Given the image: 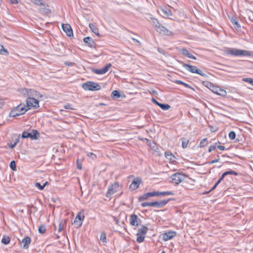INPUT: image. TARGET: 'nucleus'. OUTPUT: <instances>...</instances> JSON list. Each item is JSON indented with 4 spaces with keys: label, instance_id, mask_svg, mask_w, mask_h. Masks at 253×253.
Listing matches in <instances>:
<instances>
[{
    "label": "nucleus",
    "instance_id": "nucleus-1",
    "mask_svg": "<svg viewBox=\"0 0 253 253\" xmlns=\"http://www.w3.org/2000/svg\"><path fill=\"white\" fill-rule=\"evenodd\" d=\"M204 86L209 88L213 93L225 97L227 95L225 90L221 89L218 86H214L209 81H205L203 82Z\"/></svg>",
    "mask_w": 253,
    "mask_h": 253
},
{
    "label": "nucleus",
    "instance_id": "nucleus-2",
    "mask_svg": "<svg viewBox=\"0 0 253 253\" xmlns=\"http://www.w3.org/2000/svg\"><path fill=\"white\" fill-rule=\"evenodd\" d=\"M28 110L29 108H27L25 104H20L12 109L9 113V116L16 117L24 114Z\"/></svg>",
    "mask_w": 253,
    "mask_h": 253
},
{
    "label": "nucleus",
    "instance_id": "nucleus-3",
    "mask_svg": "<svg viewBox=\"0 0 253 253\" xmlns=\"http://www.w3.org/2000/svg\"><path fill=\"white\" fill-rule=\"evenodd\" d=\"M226 52L227 54L235 56H251L252 55V52L250 51L233 48H229L226 50Z\"/></svg>",
    "mask_w": 253,
    "mask_h": 253
},
{
    "label": "nucleus",
    "instance_id": "nucleus-4",
    "mask_svg": "<svg viewBox=\"0 0 253 253\" xmlns=\"http://www.w3.org/2000/svg\"><path fill=\"white\" fill-rule=\"evenodd\" d=\"M171 200V199L169 198V199L164 200L161 201H155L153 202H143L141 204V206L143 208L147 206H150L160 208L164 207L168 203L169 201Z\"/></svg>",
    "mask_w": 253,
    "mask_h": 253
},
{
    "label": "nucleus",
    "instance_id": "nucleus-5",
    "mask_svg": "<svg viewBox=\"0 0 253 253\" xmlns=\"http://www.w3.org/2000/svg\"><path fill=\"white\" fill-rule=\"evenodd\" d=\"M82 87L85 90H99L101 89V86L98 83L88 81L82 84Z\"/></svg>",
    "mask_w": 253,
    "mask_h": 253
},
{
    "label": "nucleus",
    "instance_id": "nucleus-6",
    "mask_svg": "<svg viewBox=\"0 0 253 253\" xmlns=\"http://www.w3.org/2000/svg\"><path fill=\"white\" fill-rule=\"evenodd\" d=\"M183 66L189 72L192 73H196L202 77H208V76L203 72V71L199 69L196 66L191 65L188 64L184 63L183 62Z\"/></svg>",
    "mask_w": 253,
    "mask_h": 253
},
{
    "label": "nucleus",
    "instance_id": "nucleus-7",
    "mask_svg": "<svg viewBox=\"0 0 253 253\" xmlns=\"http://www.w3.org/2000/svg\"><path fill=\"white\" fill-rule=\"evenodd\" d=\"M30 131H24L22 132L21 137L22 138H30L31 139L37 140L39 137V133L36 129H31Z\"/></svg>",
    "mask_w": 253,
    "mask_h": 253
},
{
    "label": "nucleus",
    "instance_id": "nucleus-8",
    "mask_svg": "<svg viewBox=\"0 0 253 253\" xmlns=\"http://www.w3.org/2000/svg\"><path fill=\"white\" fill-rule=\"evenodd\" d=\"M186 178V175L181 173H175L170 176L171 182L176 185L179 184Z\"/></svg>",
    "mask_w": 253,
    "mask_h": 253
},
{
    "label": "nucleus",
    "instance_id": "nucleus-9",
    "mask_svg": "<svg viewBox=\"0 0 253 253\" xmlns=\"http://www.w3.org/2000/svg\"><path fill=\"white\" fill-rule=\"evenodd\" d=\"M26 104L27 105L26 107L27 108H29V110L32 107L36 109L39 107L38 100L36 99L34 97H28L26 99Z\"/></svg>",
    "mask_w": 253,
    "mask_h": 253
},
{
    "label": "nucleus",
    "instance_id": "nucleus-10",
    "mask_svg": "<svg viewBox=\"0 0 253 253\" xmlns=\"http://www.w3.org/2000/svg\"><path fill=\"white\" fill-rule=\"evenodd\" d=\"M120 189V186L119 183L116 182L111 186H110L106 193V197H109L114 193L119 191Z\"/></svg>",
    "mask_w": 253,
    "mask_h": 253
},
{
    "label": "nucleus",
    "instance_id": "nucleus-11",
    "mask_svg": "<svg viewBox=\"0 0 253 253\" xmlns=\"http://www.w3.org/2000/svg\"><path fill=\"white\" fill-rule=\"evenodd\" d=\"M156 31L160 34L170 36L172 35L171 31L168 30L167 28L162 25L160 23H157L156 25Z\"/></svg>",
    "mask_w": 253,
    "mask_h": 253
},
{
    "label": "nucleus",
    "instance_id": "nucleus-12",
    "mask_svg": "<svg viewBox=\"0 0 253 253\" xmlns=\"http://www.w3.org/2000/svg\"><path fill=\"white\" fill-rule=\"evenodd\" d=\"M111 66V64L109 63L102 69H98L93 68L91 69V71L96 74L102 75L107 72Z\"/></svg>",
    "mask_w": 253,
    "mask_h": 253
},
{
    "label": "nucleus",
    "instance_id": "nucleus-13",
    "mask_svg": "<svg viewBox=\"0 0 253 253\" xmlns=\"http://www.w3.org/2000/svg\"><path fill=\"white\" fill-rule=\"evenodd\" d=\"M130 224L133 226H138L140 224L141 220L135 214H132L130 216Z\"/></svg>",
    "mask_w": 253,
    "mask_h": 253
},
{
    "label": "nucleus",
    "instance_id": "nucleus-14",
    "mask_svg": "<svg viewBox=\"0 0 253 253\" xmlns=\"http://www.w3.org/2000/svg\"><path fill=\"white\" fill-rule=\"evenodd\" d=\"M141 182L142 179L140 177H137L135 178L130 185L129 189L132 190L137 189Z\"/></svg>",
    "mask_w": 253,
    "mask_h": 253
},
{
    "label": "nucleus",
    "instance_id": "nucleus-15",
    "mask_svg": "<svg viewBox=\"0 0 253 253\" xmlns=\"http://www.w3.org/2000/svg\"><path fill=\"white\" fill-rule=\"evenodd\" d=\"M176 235V233L175 231H169L165 232L162 234L163 239L164 241H167L171 239L174 237Z\"/></svg>",
    "mask_w": 253,
    "mask_h": 253
},
{
    "label": "nucleus",
    "instance_id": "nucleus-16",
    "mask_svg": "<svg viewBox=\"0 0 253 253\" xmlns=\"http://www.w3.org/2000/svg\"><path fill=\"white\" fill-rule=\"evenodd\" d=\"M62 27L63 31L66 33L67 36L71 37L73 36V33L71 26L69 24H63Z\"/></svg>",
    "mask_w": 253,
    "mask_h": 253
},
{
    "label": "nucleus",
    "instance_id": "nucleus-17",
    "mask_svg": "<svg viewBox=\"0 0 253 253\" xmlns=\"http://www.w3.org/2000/svg\"><path fill=\"white\" fill-rule=\"evenodd\" d=\"M83 41L84 42L86 43L89 47L91 48H95L96 43L91 37H85Z\"/></svg>",
    "mask_w": 253,
    "mask_h": 253
},
{
    "label": "nucleus",
    "instance_id": "nucleus-18",
    "mask_svg": "<svg viewBox=\"0 0 253 253\" xmlns=\"http://www.w3.org/2000/svg\"><path fill=\"white\" fill-rule=\"evenodd\" d=\"M31 242V239L29 236L25 237L20 242L22 247L24 249H27Z\"/></svg>",
    "mask_w": 253,
    "mask_h": 253
},
{
    "label": "nucleus",
    "instance_id": "nucleus-19",
    "mask_svg": "<svg viewBox=\"0 0 253 253\" xmlns=\"http://www.w3.org/2000/svg\"><path fill=\"white\" fill-rule=\"evenodd\" d=\"M155 196H156L155 191L153 192H148V193H146L143 194V195L140 196L138 198V201L139 202H141V201L147 200L149 197H155Z\"/></svg>",
    "mask_w": 253,
    "mask_h": 253
},
{
    "label": "nucleus",
    "instance_id": "nucleus-20",
    "mask_svg": "<svg viewBox=\"0 0 253 253\" xmlns=\"http://www.w3.org/2000/svg\"><path fill=\"white\" fill-rule=\"evenodd\" d=\"M179 52L183 55L189 58L190 59H192L194 60L196 59V57L193 55L186 48H181L179 50Z\"/></svg>",
    "mask_w": 253,
    "mask_h": 253
},
{
    "label": "nucleus",
    "instance_id": "nucleus-21",
    "mask_svg": "<svg viewBox=\"0 0 253 253\" xmlns=\"http://www.w3.org/2000/svg\"><path fill=\"white\" fill-rule=\"evenodd\" d=\"M84 215H81V213L79 212L75 219L74 223H77L79 222V226H81L82 224V221L84 220Z\"/></svg>",
    "mask_w": 253,
    "mask_h": 253
},
{
    "label": "nucleus",
    "instance_id": "nucleus-22",
    "mask_svg": "<svg viewBox=\"0 0 253 253\" xmlns=\"http://www.w3.org/2000/svg\"><path fill=\"white\" fill-rule=\"evenodd\" d=\"M156 196H166L169 195H174V193L173 191H164V192H159L155 191Z\"/></svg>",
    "mask_w": 253,
    "mask_h": 253
},
{
    "label": "nucleus",
    "instance_id": "nucleus-23",
    "mask_svg": "<svg viewBox=\"0 0 253 253\" xmlns=\"http://www.w3.org/2000/svg\"><path fill=\"white\" fill-rule=\"evenodd\" d=\"M13 139H15L14 142H13V143L11 142L8 144V147L10 149L14 148L17 145V144L19 142V140H20L19 136H18L17 135H15L13 137Z\"/></svg>",
    "mask_w": 253,
    "mask_h": 253
},
{
    "label": "nucleus",
    "instance_id": "nucleus-24",
    "mask_svg": "<svg viewBox=\"0 0 253 253\" xmlns=\"http://www.w3.org/2000/svg\"><path fill=\"white\" fill-rule=\"evenodd\" d=\"M148 231V227L146 226H142L138 230L137 234L145 236Z\"/></svg>",
    "mask_w": 253,
    "mask_h": 253
},
{
    "label": "nucleus",
    "instance_id": "nucleus-25",
    "mask_svg": "<svg viewBox=\"0 0 253 253\" xmlns=\"http://www.w3.org/2000/svg\"><path fill=\"white\" fill-rule=\"evenodd\" d=\"M89 27L93 33H94L96 35L99 36L100 35L98 33V29L95 26V25L94 24L90 23L89 24Z\"/></svg>",
    "mask_w": 253,
    "mask_h": 253
},
{
    "label": "nucleus",
    "instance_id": "nucleus-26",
    "mask_svg": "<svg viewBox=\"0 0 253 253\" xmlns=\"http://www.w3.org/2000/svg\"><path fill=\"white\" fill-rule=\"evenodd\" d=\"M28 92V97H31L35 98V97H37L40 95L38 92L32 89H29Z\"/></svg>",
    "mask_w": 253,
    "mask_h": 253
},
{
    "label": "nucleus",
    "instance_id": "nucleus-27",
    "mask_svg": "<svg viewBox=\"0 0 253 253\" xmlns=\"http://www.w3.org/2000/svg\"><path fill=\"white\" fill-rule=\"evenodd\" d=\"M231 22L233 25H234V27L236 30H238L240 28V25L239 24L238 20L235 17H233L231 19Z\"/></svg>",
    "mask_w": 253,
    "mask_h": 253
},
{
    "label": "nucleus",
    "instance_id": "nucleus-28",
    "mask_svg": "<svg viewBox=\"0 0 253 253\" xmlns=\"http://www.w3.org/2000/svg\"><path fill=\"white\" fill-rule=\"evenodd\" d=\"M10 239L9 236L4 235L1 239V243L4 245H7L9 243Z\"/></svg>",
    "mask_w": 253,
    "mask_h": 253
},
{
    "label": "nucleus",
    "instance_id": "nucleus-29",
    "mask_svg": "<svg viewBox=\"0 0 253 253\" xmlns=\"http://www.w3.org/2000/svg\"><path fill=\"white\" fill-rule=\"evenodd\" d=\"M174 83L176 84H182V85H183L184 86H185L186 87H187V88H191V89H193V88L191 87L188 84L181 81H180V80H176L175 81H174Z\"/></svg>",
    "mask_w": 253,
    "mask_h": 253
},
{
    "label": "nucleus",
    "instance_id": "nucleus-30",
    "mask_svg": "<svg viewBox=\"0 0 253 253\" xmlns=\"http://www.w3.org/2000/svg\"><path fill=\"white\" fill-rule=\"evenodd\" d=\"M165 155V157L170 161H173L175 158L174 155L170 152H166Z\"/></svg>",
    "mask_w": 253,
    "mask_h": 253
},
{
    "label": "nucleus",
    "instance_id": "nucleus-31",
    "mask_svg": "<svg viewBox=\"0 0 253 253\" xmlns=\"http://www.w3.org/2000/svg\"><path fill=\"white\" fill-rule=\"evenodd\" d=\"M39 11L41 13L43 14H48L51 12L50 10L46 7H40L39 8Z\"/></svg>",
    "mask_w": 253,
    "mask_h": 253
},
{
    "label": "nucleus",
    "instance_id": "nucleus-32",
    "mask_svg": "<svg viewBox=\"0 0 253 253\" xmlns=\"http://www.w3.org/2000/svg\"><path fill=\"white\" fill-rule=\"evenodd\" d=\"M159 106L163 110H168L170 108V106L168 104H158Z\"/></svg>",
    "mask_w": 253,
    "mask_h": 253
},
{
    "label": "nucleus",
    "instance_id": "nucleus-33",
    "mask_svg": "<svg viewBox=\"0 0 253 253\" xmlns=\"http://www.w3.org/2000/svg\"><path fill=\"white\" fill-rule=\"evenodd\" d=\"M111 96L114 98H118L121 96V94L118 90H115L112 91Z\"/></svg>",
    "mask_w": 253,
    "mask_h": 253
},
{
    "label": "nucleus",
    "instance_id": "nucleus-34",
    "mask_svg": "<svg viewBox=\"0 0 253 253\" xmlns=\"http://www.w3.org/2000/svg\"><path fill=\"white\" fill-rule=\"evenodd\" d=\"M136 235H137L136 241L138 243H140L144 241V239H145V236L142 235H140L137 233L136 234Z\"/></svg>",
    "mask_w": 253,
    "mask_h": 253
},
{
    "label": "nucleus",
    "instance_id": "nucleus-35",
    "mask_svg": "<svg viewBox=\"0 0 253 253\" xmlns=\"http://www.w3.org/2000/svg\"><path fill=\"white\" fill-rule=\"evenodd\" d=\"M182 147L183 148L185 149L187 147L188 144L189 143V140L185 138H182Z\"/></svg>",
    "mask_w": 253,
    "mask_h": 253
},
{
    "label": "nucleus",
    "instance_id": "nucleus-36",
    "mask_svg": "<svg viewBox=\"0 0 253 253\" xmlns=\"http://www.w3.org/2000/svg\"><path fill=\"white\" fill-rule=\"evenodd\" d=\"M228 174L238 175V173L237 172L232 170H229L226 171L223 173V175H224L225 176H226Z\"/></svg>",
    "mask_w": 253,
    "mask_h": 253
},
{
    "label": "nucleus",
    "instance_id": "nucleus-37",
    "mask_svg": "<svg viewBox=\"0 0 253 253\" xmlns=\"http://www.w3.org/2000/svg\"><path fill=\"white\" fill-rule=\"evenodd\" d=\"M208 144V139L207 138L203 139L199 144L200 147H204Z\"/></svg>",
    "mask_w": 253,
    "mask_h": 253
},
{
    "label": "nucleus",
    "instance_id": "nucleus-38",
    "mask_svg": "<svg viewBox=\"0 0 253 253\" xmlns=\"http://www.w3.org/2000/svg\"><path fill=\"white\" fill-rule=\"evenodd\" d=\"M39 232L41 234H43L46 231V227L44 225H41L39 227Z\"/></svg>",
    "mask_w": 253,
    "mask_h": 253
},
{
    "label": "nucleus",
    "instance_id": "nucleus-39",
    "mask_svg": "<svg viewBox=\"0 0 253 253\" xmlns=\"http://www.w3.org/2000/svg\"><path fill=\"white\" fill-rule=\"evenodd\" d=\"M0 54H8V51L4 48L3 45L0 44Z\"/></svg>",
    "mask_w": 253,
    "mask_h": 253
},
{
    "label": "nucleus",
    "instance_id": "nucleus-40",
    "mask_svg": "<svg viewBox=\"0 0 253 253\" xmlns=\"http://www.w3.org/2000/svg\"><path fill=\"white\" fill-rule=\"evenodd\" d=\"M242 81L247 82L253 86V79L250 78H243Z\"/></svg>",
    "mask_w": 253,
    "mask_h": 253
},
{
    "label": "nucleus",
    "instance_id": "nucleus-41",
    "mask_svg": "<svg viewBox=\"0 0 253 253\" xmlns=\"http://www.w3.org/2000/svg\"><path fill=\"white\" fill-rule=\"evenodd\" d=\"M29 91V89L26 88H24L21 89L20 92L22 94H23V95H24L25 96H28Z\"/></svg>",
    "mask_w": 253,
    "mask_h": 253
},
{
    "label": "nucleus",
    "instance_id": "nucleus-42",
    "mask_svg": "<svg viewBox=\"0 0 253 253\" xmlns=\"http://www.w3.org/2000/svg\"><path fill=\"white\" fill-rule=\"evenodd\" d=\"M65 224H66V220H64V222H63L62 221H60L59 222V227L58 229V232H61L63 230Z\"/></svg>",
    "mask_w": 253,
    "mask_h": 253
},
{
    "label": "nucleus",
    "instance_id": "nucleus-43",
    "mask_svg": "<svg viewBox=\"0 0 253 253\" xmlns=\"http://www.w3.org/2000/svg\"><path fill=\"white\" fill-rule=\"evenodd\" d=\"M162 11L163 12V13L164 14H165L167 16H170V15H172L171 10L169 9H162Z\"/></svg>",
    "mask_w": 253,
    "mask_h": 253
},
{
    "label": "nucleus",
    "instance_id": "nucleus-44",
    "mask_svg": "<svg viewBox=\"0 0 253 253\" xmlns=\"http://www.w3.org/2000/svg\"><path fill=\"white\" fill-rule=\"evenodd\" d=\"M31 1L38 5H44V3L42 0H31Z\"/></svg>",
    "mask_w": 253,
    "mask_h": 253
},
{
    "label": "nucleus",
    "instance_id": "nucleus-45",
    "mask_svg": "<svg viewBox=\"0 0 253 253\" xmlns=\"http://www.w3.org/2000/svg\"><path fill=\"white\" fill-rule=\"evenodd\" d=\"M10 168L12 170L14 171L16 170V163L14 161H12L10 162L9 165Z\"/></svg>",
    "mask_w": 253,
    "mask_h": 253
},
{
    "label": "nucleus",
    "instance_id": "nucleus-46",
    "mask_svg": "<svg viewBox=\"0 0 253 253\" xmlns=\"http://www.w3.org/2000/svg\"><path fill=\"white\" fill-rule=\"evenodd\" d=\"M229 137L231 140L234 139L236 137V133L233 131H230L229 133Z\"/></svg>",
    "mask_w": 253,
    "mask_h": 253
},
{
    "label": "nucleus",
    "instance_id": "nucleus-47",
    "mask_svg": "<svg viewBox=\"0 0 253 253\" xmlns=\"http://www.w3.org/2000/svg\"><path fill=\"white\" fill-rule=\"evenodd\" d=\"M100 240L103 242L106 243V236L104 232H102L100 235Z\"/></svg>",
    "mask_w": 253,
    "mask_h": 253
},
{
    "label": "nucleus",
    "instance_id": "nucleus-48",
    "mask_svg": "<svg viewBox=\"0 0 253 253\" xmlns=\"http://www.w3.org/2000/svg\"><path fill=\"white\" fill-rule=\"evenodd\" d=\"M216 146H217V143H215L212 145H211L209 148V150H208L209 152H211L212 151L214 150L216 148Z\"/></svg>",
    "mask_w": 253,
    "mask_h": 253
},
{
    "label": "nucleus",
    "instance_id": "nucleus-49",
    "mask_svg": "<svg viewBox=\"0 0 253 253\" xmlns=\"http://www.w3.org/2000/svg\"><path fill=\"white\" fill-rule=\"evenodd\" d=\"M35 186L40 190H42L44 188V185H42L40 183L38 182L35 183Z\"/></svg>",
    "mask_w": 253,
    "mask_h": 253
},
{
    "label": "nucleus",
    "instance_id": "nucleus-50",
    "mask_svg": "<svg viewBox=\"0 0 253 253\" xmlns=\"http://www.w3.org/2000/svg\"><path fill=\"white\" fill-rule=\"evenodd\" d=\"M64 108L65 109L73 110L74 108L72 107V104L68 103L64 106Z\"/></svg>",
    "mask_w": 253,
    "mask_h": 253
},
{
    "label": "nucleus",
    "instance_id": "nucleus-51",
    "mask_svg": "<svg viewBox=\"0 0 253 253\" xmlns=\"http://www.w3.org/2000/svg\"><path fill=\"white\" fill-rule=\"evenodd\" d=\"M77 168L79 169H81L82 168L81 163L78 159L77 160Z\"/></svg>",
    "mask_w": 253,
    "mask_h": 253
},
{
    "label": "nucleus",
    "instance_id": "nucleus-52",
    "mask_svg": "<svg viewBox=\"0 0 253 253\" xmlns=\"http://www.w3.org/2000/svg\"><path fill=\"white\" fill-rule=\"evenodd\" d=\"M225 176L224 175H223V173L221 175V177L219 178V179L216 182L217 183V184H219L223 180V179H224Z\"/></svg>",
    "mask_w": 253,
    "mask_h": 253
},
{
    "label": "nucleus",
    "instance_id": "nucleus-53",
    "mask_svg": "<svg viewBox=\"0 0 253 253\" xmlns=\"http://www.w3.org/2000/svg\"><path fill=\"white\" fill-rule=\"evenodd\" d=\"M219 160H220L219 158L216 159H214V160L211 161V162H210L209 163L210 164H214V163L218 162L219 161Z\"/></svg>",
    "mask_w": 253,
    "mask_h": 253
},
{
    "label": "nucleus",
    "instance_id": "nucleus-54",
    "mask_svg": "<svg viewBox=\"0 0 253 253\" xmlns=\"http://www.w3.org/2000/svg\"><path fill=\"white\" fill-rule=\"evenodd\" d=\"M216 148H217L218 149L221 150H224L225 149V148L224 146H222V145H217L216 146Z\"/></svg>",
    "mask_w": 253,
    "mask_h": 253
},
{
    "label": "nucleus",
    "instance_id": "nucleus-55",
    "mask_svg": "<svg viewBox=\"0 0 253 253\" xmlns=\"http://www.w3.org/2000/svg\"><path fill=\"white\" fill-rule=\"evenodd\" d=\"M4 104V101L3 99L0 98V109L2 107Z\"/></svg>",
    "mask_w": 253,
    "mask_h": 253
},
{
    "label": "nucleus",
    "instance_id": "nucleus-56",
    "mask_svg": "<svg viewBox=\"0 0 253 253\" xmlns=\"http://www.w3.org/2000/svg\"><path fill=\"white\" fill-rule=\"evenodd\" d=\"M219 184H217V182H216V183L215 184V185L213 186V187L211 188V189L209 191V192H208L207 193H209L210 192V191L214 190V189L216 188V187H217V186Z\"/></svg>",
    "mask_w": 253,
    "mask_h": 253
},
{
    "label": "nucleus",
    "instance_id": "nucleus-57",
    "mask_svg": "<svg viewBox=\"0 0 253 253\" xmlns=\"http://www.w3.org/2000/svg\"><path fill=\"white\" fill-rule=\"evenodd\" d=\"M152 102H153L154 104H155L157 105L158 106V104H160V103L158 102L156 99H155L154 98H152Z\"/></svg>",
    "mask_w": 253,
    "mask_h": 253
},
{
    "label": "nucleus",
    "instance_id": "nucleus-58",
    "mask_svg": "<svg viewBox=\"0 0 253 253\" xmlns=\"http://www.w3.org/2000/svg\"><path fill=\"white\" fill-rule=\"evenodd\" d=\"M88 156L89 157H91L92 159H94V158H95L96 157V156L94 154H93L92 153H88Z\"/></svg>",
    "mask_w": 253,
    "mask_h": 253
},
{
    "label": "nucleus",
    "instance_id": "nucleus-59",
    "mask_svg": "<svg viewBox=\"0 0 253 253\" xmlns=\"http://www.w3.org/2000/svg\"><path fill=\"white\" fill-rule=\"evenodd\" d=\"M9 2L11 4H16L18 3L17 0H9Z\"/></svg>",
    "mask_w": 253,
    "mask_h": 253
},
{
    "label": "nucleus",
    "instance_id": "nucleus-60",
    "mask_svg": "<svg viewBox=\"0 0 253 253\" xmlns=\"http://www.w3.org/2000/svg\"><path fill=\"white\" fill-rule=\"evenodd\" d=\"M157 23H159V22H158V21L157 19H154L153 20V23L155 27H156V25H157Z\"/></svg>",
    "mask_w": 253,
    "mask_h": 253
},
{
    "label": "nucleus",
    "instance_id": "nucleus-61",
    "mask_svg": "<svg viewBox=\"0 0 253 253\" xmlns=\"http://www.w3.org/2000/svg\"><path fill=\"white\" fill-rule=\"evenodd\" d=\"M65 64L66 65L69 66H72L74 64V63L73 62H66Z\"/></svg>",
    "mask_w": 253,
    "mask_h": 253
},
{
    "label": "nucleus",
    "instance_id": "nucleus-62",
    "mask_svg": "<svg viewBox=\"0 0 253 253\" xmlns=\"http://www.w3.org/2000/svg\"><path fill=\"white\" fill-rule=\"evenodd\" d=\"M132 40L134 42H136L137 43H138L139 44V45H141V43H140V42L139 41H138L137 40H136V39H134V38H132Z\"/></svg>",
    "mask_w": 253,
    "mask_h": 253
},
{
    "label": "nucleus",
    "instance_id": "nucleus-63",
    "mask_svg": "<svg viewBox=\"0 0 253 253\" xmlns=\"http://www.w3.org/2000/svg\"><path fill=\"white\" fill-rule=\"evenodd\" d=\"M48 184V182H45L44 183V184L42 185H44V187Z\"/></svg>",
    "mask_w": 253,
    "mask_h": 253
},
{
    "label": "nucleus",
    "instance_id": "nucleus-64",
    "mask_svg": "<svg viewBox=\"0 0 253 253\" xmlns=\"http://www.w3.org/2000/svg\"><path fill=\"white\" fill-rule=\"evenodd\" d=\"M211 127V131L212 132H214L215 130L212 129V126H210Z\"/></svg>",
    "mask_w": 253,
    "mask_h": 253
}]
</instances>
